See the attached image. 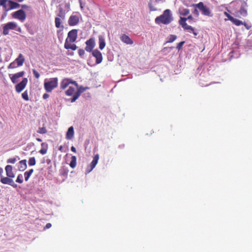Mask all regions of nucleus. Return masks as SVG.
<instances>
[{
    "instance_id": "nucleus-1",
    "label": "nucleus",
    "mask_w": 252,
    "mask_h": 252,
    "mask_svg": "<svg viewBox=\"0 0 252 252\" xmlns=\"http://www.w3.org/2000/svg\"><path fill=\"white\" fill-rule=\"evenodd\" d=\"M173 21V17L172 14L170 9L165 10L162 14L159 16H158L155 19V23L158 25L163 24L164 25H168Z\"/></svg>"
},
{
    "instance_id": "nucleus-2",
    "label": "nucleus",
    "mask_w": 252,
    "mask_h": 252,
    "mask_svg": "<svg viewBox=\"0 0 252 252\" xmlns=\"http://www.w3.org/2000/svg\"><path fill=\"white\" fill-rule=\"evenodd\" d=\"M195 8H198L201 12L202 15L212 17L213 14L211 10L206 5H204L203 2H199L197 4H193Z\"/></svg>"
},
{
    "instance_id": "nucleus-3",
    "label": "nucleus",
    "mask_w": 252,
    "mask_h": 252,
    "mask_svg": "<svg viewBox=\"0 0 252 252\" xmlns=\"http://www.w3.org/2000/svg\"><path fill=\"white\" fill-rule=\"evenodd\" d=\"M72 84L75 85L76 87L77 88V92L75 93L73 97L70 99V101L71 102H74L79 97L81 94L85 92L86 90L89 89L90 88L88 87H84L83 86L79 87L77 83L75 81H73Z\"/></svg>"
},
{
    "instance_id": "nucleus-4",
    "label": "nucleus",
    "mask_w": 252,
    "mask_h": 252,
    "mask_svg": "<svg viewBox=\"0 0 252 252\" xmlns=\"http://www.w3.org/2000/svg\"><path fill=\"white\" fill-rule=\"evenodd\" d=\"M17 27V24L14 22H10L5 24L3 27L2 33L3 35H7L9 30H15Z\"/></svg>"
},
{
    "instance_id": "nucleus-5",
    "label": "nucleus",
    "mask_w": 252,
    "mask_h": 252,
    "mask_svg": "<svg viewBox=\"0 0 252 252\" xmlns=\"http://www.w3.org/2000/svg\"><path fill=\"white\" fill-rule=\"evenodd\" d=\"M13 18L19 19L23 22L26 18V14L23 9H19L12 14Z\"/></svg>"
},
{
    "instance_id": "nucleus-6",
    "label": "nucleus",
    "mask_w": 252,
    "mask_h": 252,
    "mask_svg": "<svg viewBox=\"0 0 252 252\" xmlns=\"http://www.w3.org/2000/svg\"><path fill=\"white\" fill-rule=\"evenodd\" d=\"M58 80H52L48 82H45L44 88L47 92H51L58 86Z\"/></svg>"
},
{
    "instance_id": "nucleus-7",
    "label": "nucleus",
    "mask_w": 252,
    "mask_h": 252,
    "mask_svg": "<svg viewBox=\"0 0 252 252\" xmlns=\"http://www.w3.org/2000/svg\"><path fill=\"white\" fill-rule=\"evenodd\" d=\"M78 30L76 29H73L69 31L67 34V37L65 40H67L68 42H74L77 38Z\"/></svg>"
},
{
    "instance_id": "nucleus-8",
    "label": "nucleus",
    "mask_w": 252,
    "mask_h": 252,
    "mask_svg": "<svg viewBox=\"0 0 252 252\" xmlns=\"http://www.w3.org/2000/svg\"><path fill=\"white\" fill-rule=\"evenodd\" d=\"M99 158V157L98 154H96L94 157L92 161L91 162V164L90 165H89L86 168V174L89 173L90 172H91L93 170V169L95 167V166H96V164L98 162Z\"/></svg>"
},
{
    "instance_id": "nucleus-9",
    "label": "nucleus",
    "mask_w": 252,
    "mask_h": 252,
    "mask_svg": "<svg viewBox=\"0 0 252 252\" xmlns=\"http://www.w3.org/2000/svg\"><path fill=\"white\" fill-rule=\"evenodd\" d=\"M85 44H86V46L85 48V50L88 52H91L93 51V49L95 46V40L94 38H90L89 40H87Z\"/></svg>"
},
{
    "instance_id": "nucleus-10",
    "label": "nucleus",
    "mask_w": 252,
    "mask_h": 252,
    "mask_svg": "<svg viewBox=\"0 0 252 252\" xmlns=\"http://www.w3.org/2000/svg\"><path fill=\"white\" fill-rule=\"evenodd\" d=\"M248 4L246 1L243 0L241 5L240 8L238 11L237 13H239L240 15L243 17H246L248 15L247 7Z\"/></svg>"
},
{
    "instance_id": "nucleus-11",
    "label": "nucleus",
    "mask_w": 252,
    "mask_h": 252,
    "mask_svg": "<svg viewBox=\"0 0 252 252\" xmlns=\"http://www.w3.org/2000/svg\"><path fill=\"white\" fill-rule=\"evenodd\" d=\"M92 55L96 59V60H95L96 64H99L102 62V59H103L102 54L97 49L94 50L92 51Z\"/></svg>"
},
{
    "instance_id": "nucleus-12",
    "label": "nucleus",
    "mask_w": 252,
    "mask_h": 252,
    "mask_svg": "<svg viewBox=\"0 0 252 252\" xmlns=\"http://www.w3.org/2000/svg\"><path fill=\"white\" fill-rule=\"evenodd\" d=\"M12 178H9L8 177H4L2 176L0 178V182L3 184H8L13 188H16L17 186V184L14 183Z\"/></svg>"
},
{
    "instance_id": "nucleus-13",
    "label": "nucleus",
    "mask_w": 252,
    "mask_h": 252,
    "mask_svg": "<svg viewBox=\"0 0 252 252\" xmlns=\"http://www.w3.org/2000/svg\"><path fill=\"white\" fill-rule=\"evenodd\" d=\"M187 20V19H186V18L181 17L179 21V23L180 25L182 26V28L184 29V30H186V31L193 30V27H192L188 25L187 24V23H186Z\"/></svg>"
},
{
    "instance_id": "nucleus-14",
    "label": "nucleus",
    "mask_w": 252,
    "mask_h": 252,
    "mask_svg": "<svg viewBox=\"0 0 252 252\" xmlns=\"http://www.w3.org/2000/svg\"><path fill=\"white\" fill-rule=\"evenodd\" d=\"M79 22V17L77 15H71L69 18L68 23L70 26L77 25Z\"/></svg>"
},
{
    "instance_id": "nucleus-15",
    "label": "nucleus",
    "mask_w": 252,
    "mask_h": 252,
    "mask_svg": "<svg viewBox=\"0 0 252 252\" xmlns=\"http://www.w3.org/2000/svg\"><path fill=\"white\" fill-rule=\"evenodd\" d=\"M28 80H22V81L15 86L16 91L20 93L25 88Z\"/></svg>"
},
{
    "instance_id": "nucleus-16",
    "label": "nucleus",
    "mask_w": 252,
    "mask_h": 252,
    "mask_svg": "<svg viewBox=\"0 0 252 252\" xmlns=\"http://www.w3.org/2000/svg\"><path fill=\"white\" fill-rule=\"evenodd\" d=\"M5 170L6 171V175L7 177L9 178H14L15 177V175L13 172V167L10 165H7L6 166L5 168Z\"/></svg>"
},
{
    "instance_id": "nucleus-17",
    "label": "nucleus",
    "mask_w": 252,
    "mask_h": 252,
    "mask_svg": "<svg viewBox=\"0 0 252 252\" xmlns=\"http://www.w3.org/2000/svg\"><path fill=\"white\" fill-rule=\"evenodd\" d=\"M8 3L9 4V7L6 10V11L18 8L21 6V4L11 0H9Z\"/></svg>"
},
{
    "instance_id": "nucleus-18",
    "label": "nucleus",
    "mask_w": 252,
    "mask_h": 252,
    "mask_svg": "<svg viewBox=\"0 0 252 252\" xmlns=\"http://www.w3.org/2000/svg\"><path fill=\"white\" fill-rule=\"evenodd\" d=\"M98 43H99V48L100 50H103L105 46V41L104 37L102 35H98Z\"/></svg>"
},
{
    "instance_id": "nucleus-19",
    "label": "nucleus",
    "mask_w": 252,
    "mask_h": 252,
    "mask_svg": "<svg viewBox=\"0 0 252 252\" xmlns=\"http://www.w3.org/2000/svg\"><path fill=\"white\" fill-rule=\"evenodd\" d=\"M121 40L124 43L127 44H132L133 43L132 40L129 38V37L125 34H122L121 36Z\"/></svg>"
},
{
    "instance_id": "nucleus-20",
    "label": "nucleus",
    "mask_w": 252,
    "mask_h": 252,
    "mask_svg": "<svg viewBox=\"0 0 252 252\" xmlns=\"http://www.w3.org/2000/svg\"><path fill=\"white\" fill-rule=\"evenodd\" d=\"M74 135V129L73 126L68 128L66 134V138L67 139H71Z\"/></svg>"
},
{
    "instance_id": "nucleus-21",
    "label": "nucleus",
    "mask_w": 252,
    "mask_h": 252,
    "mask_svg": "<svg viewBox=\"0 0 252 252\" xmlns=\"http://www.w3.org/2000/svg\"><path fill=\"white\" fill-rule=\"evenodd\" d=\"M64 46L66 49H70L73 51L75 50L77 48V46L75 44H71L70 43H69L68 42V41L67 40L65 41Z\"/></svg>"
},
{
    "instance_id": "nucleus-22",
    "label": "nucleus",
    "mask_w": 252,
    "mask_h": 252,
    "mask_svg": "<svg viewBox=\"0 0 252 252\" xmlns=\"http://www.w3.org/2000/svg\"><path fill=\"white\" fill-rule=\"evenodd\" d=\"M25 61V59L22 54H20L18 57L15 60L17 66L22 65Z\"/></svg>"
},
{
    "instance_id": "nucleus-23",
    "label": "nucleus",
    "mask_w": 252,
    "mask_h": 252,
    "mask_svg": "<svg viewBox=\"0 0 252 252\" xmlns=\"http://www.w3.org/2000/svg\"><path fill=\"white\" fill-rule=\"evenodd\" d=\"M27 167V160L26 159H23L19 162V170L21 171H24Z\"/></svg>"
},
{
    "instance_id": "nucleus-24",
    "label": "nucleus",
    "mask_w": 252,
    "mask_h": 252,
    "mask_svg": "<svg viewBox=\"0 0 252 252\" xmlns=\"http://www.w3.org/2000/svg\"><path fill=\"white\" fill-rule=\"evenodd\" d=\"M41 146L42 148L39 150V153L42 155H45L47 152L48 144L46 143H42Z\"/></svg>"
},
{
    "instance_id": "nucleus-25",
    "label": "nucleus",
    "mask_w": 252,
    "mask_h": 252,
    "mask_svg": "<svg viewBox=\"0 0 252 252\" xmlns=\"http://www.w3.org/2000/svg\"><path fill=\"white\" fill-rule=\"evenodd\" d=\"M59 13L57 14L58 17L60 18H61L62 19L64 20L65 17V12L64 10H63V8L62 7H59Z\"/></svg>"
},
{
    "instance_id": "nucleus-26",
    "label": "nucleus",
    "mask_w": 252,
    "mask_h": 252,
    "mask_svg": "<svg viewBox=\"0 0 252 252\" xmlns=\"http://www.w3.org/2000/svg\"><path fill=\"white\" fill-rule=\"evenodd\" d=\"M76 160H77V158H76V156H72L71 158V161H70V162L69 163V165L72 168H74L76 167Z\"/></svg>"
},
{
    "instance_id": "nucleus-27",
    "label": "nucleus",
    "mask_w": 252,
    "mask_h": 252,
    "mask_svg": "<svg viewBox=\"0 0 252 252\" xmlns=\"http://www.w3.org/2000/svg\"><path fill=\"white\" fill-rule=\"evenodd\" d=\"M24 74V71H20L13 74L12 77L10 76V79H18L19 78L22 77ZM9 76H11V74H9Z\"/></svg>"
},
{
    "instance_id": "nucleus-28",
    "label": "nucleus",
    "mask_w": 252,
    "mask_h": 252,
    "mask_svg": "<svg viewBox=\"0 0 252 252\" xmlns=\"http://www.w3.org/2000/svg\"><path fill=\"white\" fill-rule=\"evenodd\" d=\"M33 172V169H31L29 170L28 171H26L24 173V176H25V180L26 181H28L29 178L30 177L31 175L32 174V173Z\"/></svg>"
},
{
    "instance_id": "nucleus-29",
    "label": "nucleus",
    "mask_w": 252,
    "mask_h": 252,
    "mask_svg": "<svg viewBox=\"0 0 252 252\" xmlns=\"http://www.w3.org/2000/svg\"><path fill=\"white\" fill-rule=\"evenodd\" d=\"M75 90L74 88L69 87L68 89L65 92V94L68 96H71L74 94Z\"/></svg>"
},
{
    "instance_id": "nucleus-30",
    "label": "nucleus",
    "mask_w": 252,
    "mask_h": 252,
    "mask_svg": "<svg viewBox=\"0 0 252 252\" xmlns=\"http://www.w3.org/2000/svg\"><path fill=\"white\" fill-rule=\"evenodd\" d=\"M177 36L175 34H170L169 36L168 40L166 41V42L164 44L165 45V44L167 43H172L173 41H174L177 39Z\"/></svg>"
},
{
    "instance_id": "nucleus-31",
    "label": "nucleus",
    "mask_w": 252,
    "mask_h": 252,
    "mask_svg": "<svg viewBox=\"0 0 252 252\" xmlns=\"http://www.w3.org/2000/svg\"><path fill=\"white\" fill-rule=\"evenodd\" d=\"M67 81H65V80H63L62 83H61V89H65L68 85L69 84L71 83L72 84V82H68V80H66Z\"/></svg>"
},
{
    "instance_id": "nucleus-32",
    "label": "nucleus",
    "mask_w": 252,
    "mask_h": 252,
    "mask_svg": "<svg viewBox=\"0 0 252 252\" xmlns=\"http://www.w3.org/2000/svg\"><path fill=\"white\" fill-rule=\"evenodd\" d=\"M180 14L181 15L187 16L189 13V10L187 8L180 9Z\"/></svg>"
},
{
    "instance_id": "nucleus-33",
    "label": "nucleus",
    "mask_w": 252,
    "mask_h": 252,
    "mask_svg": "<svg viewBox=\"0 0 252 252\" xmlns=\"http://www.w3.org/2000/svg\"><path fill=\"white\" fill-rule=\"evenodd\" d=\"M55 26L57 28H60L61 24V20L59 17H56L55 19Z\"/></svg>"
},
{
    "instance_id": "nucleus-34",
    "label": "nucleus",
    "mask_w": 252,
    "mask_h": 252,
    "mask_svg": "<svg viewBox=\"0 0 252 252\" xmlns=\"http://www.w3.org/2000/svg\"><path fill=\"white\" fill-rule=\"evenodd\" d=\"M28 164L30 166H33L36 164V160L34 157L30 158L28 161Z\"/></svg>"
},
{
    "instance_id": "nucleus-35",
    "label": "nucleus",
    "mask_w": 252,
    "mask_h": 252,
    "mask_svg": "<svg viewBox=\"0 0 252 252\" xmlns=\"http://www.w3.org/2000/svg\"><path fill=\"white\" fill-rule=\"evenodd\" d=\"M232 23L237 26L243 25V22L242 21L238 20L237 19H236V18H234L233 19Z\"/></svg>"
},
{
    "instance_id": "nucleus-36",
    "label": "nucleus",
    "mask_w": 252,
    "mask_h": 252,
    "mask_svg": "<svg viewBox=\"0 0 252 252\" xmlns=\"http://www.w3.org/2000/svg\"><path fill=\"white\" fill-rule=\"evenodd\" d=\"M37 132L40 134H45L47 132V130L45 127H39Z\"/></svg>"
},
{
    "instance_id": "nucleus-37",
    "label": "nucleus",
    "mask_w": 252,
    "mask_h": 252,
    "mask_svg": "<svg viewBox=\"0 0 252 252\" xmlns=\"http://www.w3.org/2000/svg\"><path fill=\"white\" fill-rule=\"evenodd\" d=\"M22 98L28 101L29 100L28 93L27 91H25L22 94Z\"/></svg>"
},
{
    "instance_id": "nucleus-38",
    "label": "nucleus",
    "mask_w": 252,
    "mask_h": 252,
    "mask_svg": "<svg viewBox=\"0 0 252 252\" xmlns=\"http://www.w3.org/2000/svg\"><path fill=\"white\" fill-rule=\"evenodd\" d=\"M16 182L20 184H22L23 182V175L22 174L18 175Z\"/></svg>"
},
{
    "instance_id": "nucleus-39",
    "label": "nucleus",
    "mask_w": 252,
    "mask_h": 252,
    "mask_svg": "<svg viewBox=\"0 0 252 252\" xmlns=\"http://www.w3.org/2000/svg\"><path fill=\"white\" fill-rule=\"evenodd\" d=\"M21 6L22 7V9H24L27 10V11H31L32 10V7L31 6L28 5L27 4H22L21 5Z\"/></svg>"
},
{
    "instance_id": "nucleus-40",
    "label": "nucleus",
    "mask_w": 252,
    "mask_h": 252,
    "mask_svg": "<svg viewBox=\"0 0 252 252\" xmlns=\"http://www.w3.org/2000/svg\"><path fill=\"white\" fill-rule=\"evenodd\" d=\"M85 54V50L82 49H79L78 50V54L81 58H84V56Z\"/></svg>"
},
{
    "instance_id": "nucleus-41",
    "label": "nucleus",
    "mask_w": 252,
    "mask_h": 252,
    "mask_svg": "<svg viewBox=\"0 0 252 252\" xmlns=\"http://www.w3.org/2000/svg\"><path fill=\"white\" fill-rule=\"evenodd\" d=\"M185 41H181V42H179V43H178V44L176 46L177 49H178V51L182 49V48L183 45L185 44Z\"/></svg>"
},
{
    "instance_id": "nucleus-42",
    "label": "nucleus",
    "mask_w": 252,
    "mask_h": 252,
    "mask_svg": "<svg viewBox=\"0 0 252 252\" xmlns=\"http://www.w3.org/2000/svg\"><path fill=\"white\" fill-rule=\"evenodd\" d=\"M32 71H33L34 76L36 78H38L40 76V74H39V72L37 71H36L35 69H33Z\"/></svg>"
},
{
    "instance_id": "nucleus-43",
    "label": "nucleus",
    "mask_w": 252,
    "mask_h": 252,
    "mask_svg": "<svg viewBox=\"0 0 252 252\" xmlns=\"http://www.w3.org/2000/svg\"><path fill=\"white\" fill-rule=\"evenodd\" d=\"M16 161V159L15 158H10L8 159L7 162V163H15V162Z\"/></svg>"
},
{
    "instance_id": "nucleus-44",
    "label": "nucleus",
    "mask_w": 252,
    "mask_h": 252,
    "mask_svg": "<svg viewBox=\"0 0 252 252\" xmlns=\"http://www.w3.org/2000/svg\"><path fill=\"white\" fill-rule=\"evenodd\" d=\"M17 63L14 61V62L11 63L8 66V68H14L17 66V65H16Z\"/></svg>"
},
{
    "instance_id": "nucleus-45",
    "label": "nucleus",
    "mask_w": 252,
    "mask_h": 252,
    "mask_svg": "<svg viewBox=\"0 0 252 252\" xmlns=\"http://www.w3.org/2000/svg\"><path fill=\"white\" fill-rule=\"evenodd\" d=\"M225 14L226 17L228 18V19L232 22L234 18L230 14L227 13L226 12H225Z\"/></svg>"
},
{
    "instance_id": "nucleus-46",
    "label": "nucleus",
    "mask_w": 252,
    "mask_h": 252,
    "mask_svg": "<svg viewBox=\"0 0 252 252\" xmlns=\"http://www.w3.org/2000/svg\"><path fill=\"white\" fill-rule=\"evenodd\" d=\"M7 11L6 10V11H5L2 15L1 17V18H0V21H2L7 16Z\"/></svg>"
},
{
    "instance_id": "nucleus-47",
    "label": "nucleus",
    "mask_w": 252,
    "mask_h": 252,
    "mask_svg": "<svg viewBox=\"0 0 252 252\" xmlns=\"http://www.w3.org/2000/svg\"><path fill=\"white\" fill-rule=\"evenodd\" d=\"M243 25L245 27V28L247 29V30H250L252 26L251 25H249L248 24H247L245 22H243Z\"/></svg>"
},
{
    "instance_id": "nucleus-48",
    "label": "nucleus",
    "mask_w": 252,
    "mask_h": 252,
    "mask_svg": "<svg viewBox=\"0 0 252 252\" xmlns=\"http://www.w3.org/2000/svg\"><path fill=\"white\" fill-rule=\"evenodd\" d=\"M198 8H195L193 11V13L196 16H198L199 15V11L198 10H197Z\"/></svg>"
},
{
    "instance_id": "nucleus-49",
    "label": "nucleus",
    "mask_w": 252,
    "mask_h": 252,
    "mask_svg": "<svg viewBox=\"0 0 252 252\" xmlns=\"http://www.w3.org/2000/svg\"><path fill=\"white\" fill-rule=\"evenodd\" d=\"M9 0H0V6L4 5Z\"/></svg>"
},
{
    "instance_id": "nucleus-50",
    "label": "nucleus",
    "mask_w": 252,
    "mask_h": 252,
    "mask_svg": "<svg viewBox=\"0 0 252 252\" xmlns=\"http://www.w3.org/2000/svg\"><path fill=\"white\" fill-rule=\"evenodd\" d=\"M149 6L151 11H156L157 9L154 7L151 3H149Z\"/></svg>"
},
{
    "instance_id": "nucleus-51",
    "label": "nucleus",
    "mask_w": 252,
    "mask_h": 252,
    "mask_svg": "<svg viewBox=\"0 0 252 252\" xmlns=\"http://www.w3.org/2000/svg\"><path fill=\"white\" fill-rule=\"evenodd\" d=\"M51 226H52V224L50 223H48L45 225L44 228L45 229H48V228H50L51 227Z\"/></svg>"
},
{
    "instance_id": "nucleus-52",
    "label": "nucleus",
    "mask_w": 252,
    "mask_h": 252,
    "mask_svg": "<svg viewBox=\"0 0 252 252\" xmlns=\"http://www.w3.org/2000/svg\"><path fill=\"white\" fill-rule=\"evenodd\" d=\"M49 97V95L48 94L45 93L43 95V98L44 99L48 98Z\"/></svg>"
},
{
    "instance_id": "nucleus-53",
    "label": "nucleus",
    "mask_w": 252,
    "mask_h": 252,
    "mask_svg": "<svg viewBox=\"0 0 252 252\" xmlns=\"http://www.w3.org/2000/svg\"><path fill=\"white\" fill-rule=\"evenodd\" d=\"M189 32H192L194 35L196 36L198 34V32L194 31V29L193 28V30H189Z\"/></svg>"
},
{
    "instance_id": "nucleus-54",
    "label": "nucleus",
    "mask_w": 252,
    "mask_h": 252,
    "mask_svg": "<svg viewBox=\"0 0 252 252\" xmlns=\"http://www.w3.org/2000/svg\"><path fill=\"white\" fill-rule=\"evenodd\" d=\"M71 150L72 152H73L74 153H76V148L74 146H72L71 147Z\"/></svg>"
},
{
    "instance_id": "nucleus-55",
    "label": "nucleus",
    "mask_w": 252,
    "mask_h": 252,
    "mask_svg": "<svg viewBox=\"0 0 252 252\" xmlns=\"http://www.w3.org/2000/svg\"><path fill=\"white\" fill-rule=\"evenodd\" d=\"M187 20H192L193 17L191 15H189L187 18H186Z\"/></svg>"
},
{
    "instance_id": "nucleus-56",
    "label": "nucleus",
    "mask_w": 252,
    "mask_h": 252,
    "mask_svg": "<svg viewBox=\"0 0 252 252\" xmlns=\"http://www.w3.org/2000/svg\"><path fill=\"white\" fill-rule=\"evenodd\" d=\"M3 173V169L0 167V178L2 176V174Z\"/></svg>"
},
{
    "instance_id": "nucleus-57",
    "label": "nucleus",
    "mask_w": 252,
    "mask_h": 252,
    "mask_svg": "<svg viewBox=\"0 0 252 252\" xmlns=\"http://www.w3.org/2000/svg\"><path fill=\"white\" fill-rule=\"evenodd\" d=\"M27 12L30 13V14H33L34 13V11L33 10V9L32 8V10L31 11H27Z\"/></svg>"
},
{
    "instance_id": "nucleus-58",
    "label": "nucleus",
    "mask_w": 252,
    "mask_h": 252,
    "mask_svg": "<svg viewBox=\"0 0 252 252\" xmlns=\"http://www.w3.org/2000/svg\"><path fill=\"white\" fill-rule=\"evenodd\" d=\"M168 49V47H164L162 49V51L165 52L166 51H167Z\"/></svg>"
},
{
    "instance_id": "nucleus-59",
    "label": "nucleus",
    "mask_w": 252,
    "mask_h": 252,
    "mask_svg": "<svg viewBox=\"0 0 252 252\" xmlns=\"http://www.w3.org/2000/svg\"><path fill=\"white\" fill-rule=\"evenodd\" d=\"M63 146L61 145L59 147V150H60L61 152H63Z\"/></svg>"
},
{
    "instance_id": "nucleus-60",
    "label": "nucleus",
    "mask_w": 252,
    "mask_h": 252,
    "mask_svg": "<svg viewBox=\"0 0 252 252\" xmlns=\"http://www.w3.org/2000/svg\"><path fill=\"white\" fill-rule=\"evenodd\" d=\"M2 7H3V8L5 10V11L7 10L6 9V7H7V6H6V4L5 3V4H4V5H2Z\"/></svg>"
},
{
    "instance_id": "nucleus-61",
    "label": "nucleus",
    "mask_w": 252,
    "mask_h": 252,
    "mask_svg": "<svg viewBox=\"0 0 252 252\" xmlns=\"http://www.w3.org/2000/svg\"><path fill=\"white\" fill-rule=\"evenodd\" d=\"M36 139V140H37V141H38V142H41V141H42L41 139H40V138H37Z\"/></svg>"
},
{
    "instance_id": "nucleus-62",
    "label": "nucleus",
    "mask_w": 252,
    "mask_h": 252,
    "mask_svg": "<svg viewBox=\"0 0 252 252\" xmlns=\"http://www.w3.org/2000/svg\"><path fill=\"white\" fill-rule=\"evenodd\" d=\"M65 7L66 8H69V4H68V3H66L65 4Z\"/></svg>"
},
{
    "instance_id": "nucleus-63",
    "label": "nucleus",
    "mask_w": 252,
    "mask_h": 252,
    "mask_svg": "<svg viewBox=\"0 0 252 252\" xmlns=\"http://www.w3.org/2000/svg\"><path fill=\"white\" fill-rule=\"evenodd\" d=\"M80 7L82 9H83V3H81V5H80Z\"/></svg>"
},
{
    "instance_id": "nucleus-64",
    "label": "nucleus",
    "mask_w": 252,
    "mask_h": 252,
    "mask_svg": "<svg viewBox=\"0 0 252 252\" xmlns=\"http://www.w3.org/2000/svg\"><path fill=\"white\" fill-rule=\"evenodd\" d=\"M173 48H174V47H168V49H170V51H171V50H172Z\"/></svg>"
}]
</instances>
